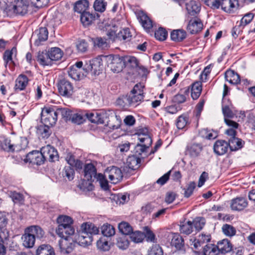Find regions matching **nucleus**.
Instances as JSON below:
<instances>
[{
    "mask_svg": "<svg viewBox=\"0 0 255 255\" xmlns=\"http://www.w3.org/2000/svg\"><path fill=\"white\" fill-rule=\"evenodd\" d=\"M99 232V227L95 224H81L80 227L77 228L74 239L80 246L87 247L91 245L93 236Z\"/></svg>",
    "mask_w": 255,
    "mask_h": 255,
    "instance_id": "f257e3e1",
    "label": "nucleus"
},
{
    "mask_svg": "<svg viewBox=\"0 0 255 255\" xmlns=\"http://www.w3.org/2000/svg\"><path fill=\"white\" fill-rule=\"evenodd\" d=\"M56 232L60 237L64 239L59 241L61 251L63 252L68 253L70 248L66 246L67 245V238L74 234L75 228L72 224H59L56 230Z\"/></svg>",
    "mask_w": 255,
    "mask_h": 255,
    "instance_id": "f03ea898",
    "label": "nucleus"
},
{
    "mask_svg": "<svg viewBox=\"0 0 255 255\" xmlns=\"http://www.w3.org/2000/svg\"><path fill=\"white\" fill-rule=\"evenodd\" d=\"M143 87L141 84H136L128 96H123L122 101L124 106L136 107L143 99Z\"/></svg>",
    "mask_w": 255,
    "mask_h": 255,
    "instance_id": "7ed1b4c3",
    "label": "nucleus"
},
{
    "mask_svg": "<svg viewBox=\"0 0 255 255\" xmlns=\"http://www.w3.org/2000/svg\"><path fill=\"white\" fill-rule=\"evenodd\" d=\"M97 170L92 163L85 165L84 167V176L86 179L83 180L79 185L80 188L83 190L92 191L94 188L92 182L96 178Z\"/></svg>",
    "mask_w": 255,
    "mask_h": 255,
    "instance_id": "20e7f679",
    "label": "nucleus"
},
{
    "mask_svg": "<svg viewBox=\"0 0 255 255\" xmlns=\"http://www.w3.org/2000/svg\"><path fill=\"white\" fill-rule=\"evenodd\" d=\"M58 114L56 106L45 107L41 112V121L45 125L53 127L57 120Z\"/></svg>",
    "mask_w": 255,
    "mask_h": 255,
    "instance_id": "39448f33",
    "label": "nucleus"
},
{
    "mask_svg": "<svg viewBox=\"0 0 255 255\" xmlns=\"http://www.w3.org/2000/svg\"><path fill=\"white\" fill-rule=\"evenodd\" d=\"M108 66L114 73L121 72L126 67L125 57H121L119 55H110L106 56Z\"/></svg>",
    "mask_w": 255,
    "mask_h": 255,
    "instance_id": "423d86ee",
    "label": "nucleus"
},
{
    "mask_svg": "<svg viewBox=\"0 0 255 255\" xmlns=\"http://www.w3.org/2000/svg\"><path fill=\"white\" fill-rule=\"evenodd\" d=\"M88 73L89 71L93 75H99L102 71L103 68V61L100 57H97L90 60L86 64Z\"/></svg>",
    "mask_w": 255,
    "mask_h": 255,
    "instance_id": "0eeeda50",
    "label": "nucleus"
},
{
    "mask_svg": "<svg viewBox=\"0 0 255 255\" xmlns=\"http://www.w3.org/2000/svg\"><path fill=\"white\" fill-rule=\"evenodd\" d=\"M105 174L113 184H117L120 182L123 178V174L121 169L114 166L108 167L105 171Z\"/></svg>",
    "mask_w": 255,
    "mask_h": 255,
    "instance_id": "6e6552de",
    "label": "nucleus"
},
{
    "mask_svg": "<svg viewBox=\"0 0 255 255\" xmlns=\"http://www.w3.org/2000/svg\"><path fill=\"white\" fill-rule=\"evenodd\" d=\"M24 161L32 164L40 165L44 163L45 160L41 151L33 150L26 155Z\"/></svg>",
    "mask_w": 255,
    "mask_h": 255,
    "instance_id": "1a4fd4ad",
    "label": "nucleus"
},
{
    "mask_svg": "<svg viewBox=\"0 0 255 255\" xmlns=\"http://www.w3.org/2000/svg\"><path fill=\"white\" fill-rule=\"evenodd\" d=\"M59 93L62 96L69 97L72 95L73 86L71 83L65 79L60 81L58 85Z\"/></svg>",
    "mask_w": 255,
    "mask_h": 255,
    "instance_id": "9d476101",
    "label": "nucleus"
},
{
    "mask_svg": "<svg viewBox=\"0 0 255 255\" xmlns=\"http://www.w3.org/2000/svg\"><path fill=\"white\" fill-rule=\"evenodd\" d=\"M135 14L137 19L144 29L149 30L152 27V21L143 11H136Z\"/></svg>",
    "mask_w": 255,
    "mask_h": 255,
    "instance_id": "9b49d317",
    "label": "nucleus"
},
{
    "mask_svg": "<svg viewBox=\"0 0 255 255\" xmlns=\"http://www.w3.org/2000/svg\"><path fill=\"white\" fill-rule=\"evenodd\" d=\"M40 151L45 160L48 159L50 161H54L58 155L57 150L50 145L42 147Z\"/></svg>",
    "mask_w": 255,
    "mask_h": 255,
    "instance_id": "f8f14e48",
    "label": "nucleus"
},
{
    "mask_svg": "<svg viewBox=\"0 0 255 255\" xmlns=\"http://www.w3.org/2000/svg\"><path fill=\"white\" fill-rule=\"evenodd\" d=\"M238 0H221V8L227 13H233L238 8Z\"/></svg>",
    "mask_w": 255,
    "mask_h": 255,
    "instance_id": "ddd939ff",
    "label": "nucleus"
},
{
    "mask_svg": "<svg viewBox=\"0 0 255 255\" xmlns=\"http://www.w3.org/2000/svg\"><path fill=\"white\" fill-rule=\"evenodd\" d=\"M113 113L111 111H106L104 110L99 111L98 124H104L106 123V125L110 128H112L113 129L118 128V126H112L107 121L110 117L113 116Z\"/></svg>",
    "mask_w": 255,
    "mask_h": 255,
    "instance_id": "4468645a",
    "label": "nucleus"
},
{
    "mask_svg": "<svg viewBox=\"0 0 255 255\" xmlns=\"http://www.w3.org/2000/svg\"><path fill=\"white\" fill-rule=\"evenodd\" d=\"M0 146L1 149L8 152L17 151L21 149L19 146L11 143L10 140L8 138H2L0 140Z\"/></svg>",
    "mask_w": 255,
    "mask_h": 255,
    "instance_id": "2eb2a0df",
    "label": "nucleus"
},
{
    "mask_svg": "<svg viewBox=\"0 0 255 255\" xmlns=\"http://www.w3.org/2000/svg\"><path fill=\"white\" fill-rule=\"evenodd\" d=\"M248 206L246 199L243 197H237L231 200L230 207L232 210L242 211Z\"/></svg>",
    "mask_w": 255,
    "mask_h": 255,
    "instance_id": "dca6fc26",
    "label": "nucleus"
},
{
    "mask_svg": "<svg viewBox=\"0 0 255 255\" xmlns=\"http://www.w3.org/2000/svg\"><path fill=\"white\" fill-rule=\"evenodd\" d=\"M28 3L26 0H17L13 6L14 12L16 14L24 15L27 12Z\"/></svg>",
    "mask_w": 255,
    "mask_h": 255,
    "instance_id": "f3484780",
    "label": "nucleus"
},
{
    "mask_svg": "<svg viewBox=\"0 0 255 255\" xmlns=\"http://www.w3.org/2000/svg\"><path fill=\"white\" fill-rule=\"evenodd\" d=\"M203 27L201 20L197 18L191 19L187 25V30L191 34H195L200 31Z\"/></svg>",
    "mask_w": 255,
    "mask_h": 255,
    "instance_id": "a211bd4d",
    "label": "nucleus"
},
{
    "mask_svg": "<svg viewBox=\"0 0 255 255\" xmlns=\"http://www.w3.org/2000/svg\"><path fill=\"white\" fill-rule=\"evenodd\" d=\"M36 60L43 67L51 66L53 64L47 52L39 51L36 56Z\"/></svg>",
    "mask_w": 255,
    "mask_h": 255,
    "instance_id": "6ab92c4d",
    "label": "nucleus"
},
{
    "mask_svg": "<svg viewBox=\"0 0 255 255\" xmlns=\"http://www.w3.org/2000/svg\"><path fill=\"white\" fill-rule=\"evenodd\" d=\"M228 142L223 140H219L215 142L214 145V151L218 155L224 154L229 148Z\"/></svg>",
    "mask_w": 255,
    "mask_h": 255,
    "instance_id": "aec40b11",
    "label": "nucleus"
},
{
    "mask_svg": "<svg viewBox=\"0 0 255 255\" xmlns=\"http://www.w3.org/2000/svg\"><path fill=\"white\" fill-rule=\"evenodd\" d=\"M202 150V146L199 143H190L186 147V154H189L191 157L195 158L200 155Z\"/></svg>",
    "mask_w": 255,
    "mask_h": 255,
    "instance_id": "412c9836",
    "label": "nucleus"
},
{
    "mask_svg": "<svg viewBox=\"0 0 255 255\" xmlns=\"http://www.w3.org/2000/svg\"><path fill=\"white\" fill-rule=\"evenodd\" d=\"M35 33L37 35V39L34 42L35 45H40L41 42L45 41L48 38V31L45 27L39 28L35 31Z\"/></svg>",
    "mask_w": 255,
    "mask_h": 255,
    "instance_id": "4be33fe9",
    "label": "nucleus"
},
{
    "mask_svg": "<svg viewBox=\"0 0 255 255\" xmlns=\"http://www.w3.org/2000/svg\"><path fill=\"white\" fill-rule=\"evenodd\" d=\"M211 240V236L209 234L206 235L202 234L199 235L197 238L194 239L192 241V245L195 249H198L199 247L204 244L209 242Z\"/></svg>",
    "mask_w": 255,
    "mask_h": 255,
    "instance_id": "5701e85b",
    "label": "nucleus"
},
{
    "mask_svg": "<svg viewBox=\"0 0 255 255\" xmlns=\"http://www.w3.org/2000/svg\"><path fill=\"white\" fill-rule=\"evenodd\" d=\"M87 74V68L86 70H80L70 67L68 71L69 76L76 81L83 79Z\"/></svg>",
    "mask_w": 255,
    "mask_h": 255,
    "instance_id": "b1692460",
    "label": "nucleus"
},
{
    "mask_svg": "<svg viewBox=\"0 0 255 255\" xmlns=\"http://www.w3.org/2000/svg\"><path fill=\"white\" fill-rule=\"evenodd\" d=\"M217 246L219 253L222 254L230 252L233 249L232 245L227 239H223L217 243Z\"/></svg>",
    "mask_w": 255,
    "mask_h": 255,
    "instance_id": "393cba45",
    "label": "nucleus"
},
{
    "mask_svg": "<svg viewBox=\"0 0 255 255\" xmlns=\"http://www.w3.org/2000/svg\"><path fill=\"white\" fill-rule=\"evenodd\" d=\"M186 8L188 13L191 16H196L201 9L199 3L195 0H190L186 2Z\"/></svg>",
    "mask_w": 255,
    "mask_h": 255,
    "instance_id": "a878e982",
    "label": "nucleus"
},
{
    "mask_svg": "<svg viewBox=\"0 0 255 255\" xmlns=\"http://www.w3.org/2000/svg\"><path fill=\"white\" fill-rule=\"evenodd\" d=\"M171 245L178 251H185L184 240L178 234H174L173 235L171 241Z\"/></svg>",
    "mask_w": 255,
    "mask_h": 255,
    "instance_id": "bb28decb",
    "label": "nucleus"
},
{
    "mask_svg": "<svg viewBox=\"0 0 255 255\" xmlns=\"http://www.w3.org/2000/svg\"><path fill=\"white\" fill-rule=\"evenodd\" d=\"M22 241V245L24 247L27 248H31L33 247L35 242V238L29 233L27 231V229L25 230L24 234L21 237Z\"/></svg>",
    "mask_w": 255,
    "mask_h": 255,
    "instance_id": "cd10ccee",
    "label": "nucleus"
},
{
    "mask_svg": "<svg viewBox=\"0 0 255 255\" xmlns=\"http://www.w3.org/2000/svg\"><path fill=\"white\" fill-rule=\"evenodd\" d=\"M191 96L193 100H197L200 97L202 90V84L200 81H196L190 86Z\"/></svg>",
    "mask_w": 255,
    "mask_h": 255,
    "instance_id": "c85d7f7f",
    "label": "nucleus"
},
{
    "mask_svg": "<svg viewBox=\"0 0 255 255\" xmlns=\"http://www.w3.org/2000/svg\"><path fill=\"white\" fill-rule=\"evenodd\" d=\"M226 81L233 85H237L240 83L239 75L233 70H227L225 74Z\"/></svg>",
    "mask_w": 255,
    "mask_h": 255,
    "instance_id": "c756f323",
    "label": "nucleus"
},
{
    "mask_svg": "<svg viewBox=\"0 0 255 255\" xmlns=\"http://www.w3.org/2000/svg\"><path fill=\"white\" fill-rule=\"evenodd\" d=\"M28 81L26 76L23 74L19 75L15 80L14 86L15 90L19 91L24 90L28 85Z\"/></svg>",
    "mask_w": 255,
    "mask_h": 255,
    "instance_id": "7c9ffc66",
    "label": "nucleus"
},
{
    "mask_svg": "<svg viewBox=\"0 0 255 255\" xmlns=\"http://www.w3.org/2000/svg\"><path fill=\"white\" fill-rule=\"evenodd\" d=\"M141 159L136 155L128 156L127 159V164L129 168L135 170L140 166Z\"/></svg>",
    "mask_w": 255,
    "mask_h": 255,
    "instance_id": "2f4dec72",
    "label": "nucleus"
},
{
    "mask_svg": "<svg viewBox=\"0 0 255 255\" xmlns=\"http://www.w3.org/2000/svg\"><path fill=\"white\" fill-rule=\"evenodd\" d=\"M65 160L71 167L74 166L78 169H81L83 168L82 162L79 159H76L75 156L70 152L67 154Z\"/></svg>",
    "mask_w": 255,
    "mask_h": 255,
    "instance_id": "473e14b6",
    "label": "nucleus"
},
{
    "mask_svg": "<svg viewBox=\"0 0 255 255\" xmlns=\"http://www.w3.org/2000/svg\"><path fill=\"white\" fill-rule=\"evenodd\" d=\"M89 7V2L87 0H79L74 4V10L75 12L82 14L86 12Z\"/></svg>",
    "mask_w": 255,
    "mask_h": 255,
    "instance_id": "72a5a7b5",
    "label": "nucleus"
},
{
    "mask_svg": "<svg viewBox=\"0 0 255 255\" xmlns=\"http://www.w3.org/2000/svg\"><path fill=\"white\" fill-rule=\"evenodd\" d=\"M36 255H55V253L50 246L42 245L37 249Z\"/></svg>",
    "mask_w": 255,
    "mask_h": 255,
    "instance_id": "f704fd0d",
    "label": "nucleus"
},
{
    "mask_svg": "<svg viewBox=\"0 0 255 255\" xmlns=\"http://www.w3.org/2000/svg\"><path fill=\"white\" fill-rule=\"evenodd\" d=\"M27 231L32 234L35 238H41L44 235V231L37 225L31 226L26 228Z\"/></svg>",
    "mask_w": 255,
    "mask_h": 255,
    "instance_id": "c9c22d12",
    "label": "nucleus"
},
{
    "mask_svg": "<svg viewBox=\"0 0 255 255\" xmlns=\"http://www.w3.org/2000/svg\"><path fill=\"white\" fill-rule=\"evenodd\" d=\"M52 62L60 59L63 55L61 50L58 47H52L47 52Z\"/></svg>",
    "mask_w": 255,
    "mask_h": 255,
    "instance_id": "e433bc0d",
    "label": "nucleus"
},
{
    "mask_svg": "<svg viewBox=\"0 0 255 255\" xmlns=\"http://www.w3.org/2000/svg\"><path fill=\"white\" fill-rule=\"evenodd\" d=\"M242 140L236 137L233 136L229 139L228 144L231 150L236 151L242 147Z\"/></svg>",
    "mask_w": 255,
    "mask_h": 255,
    "instance_id": "4c0bfd02",
    "label": "nucleus"
},
{
    "mask_svg": "<svg viewBox=\"0 0 255 255\" xmlns=\"http://www.w3.org/2000/svg\"><path fill=\"white\" fill-rule=\"evenodd\" d=\"M203 253L204 255H218L219 254L218 247L213 244H209L205 246Z\"/></svg>",
    "mask_w": 255,
    "mask_h": 255,
    "instance_id": "58836bf2",
    "label": "nucleus"
},
{
    "mask_svg": "<svg viewBox=\"0 0 255 255\" xmlns=\"http://www.w3.org/2000/svg\"><path fill=\"white\" fill-rule=\"evenodd\" d=\"M131 37V35L129 29L128 28H126L118 32L116 36V39L120 41L127 42L130 40Z\"/></svg>",
    "mask_w": 255,
    "mask_h": 255,
    "instance_id": "ea45409f",
    "label": "nucleus"
},
{
    "mask_svg": "<svg viewBox=\"0 0 255 255\" xmlns=\"http://www.w3.org/2000/svg\"><path fill=\"white\" fill-rule=\"evenodd\" d=\"M186 32L182 30H174L171 32L170 37L172 40L179 42L185 38Z\"/></svg>",
    "mask_w": 255,
    "mask_h": 255,
    "instance_id": "a19ab883",
    "label": "nucleus"
},
{
    "mask_svg": "<svg viewBox=\"0 0 255 255\" xmlns=\"http://www.w3.org/2000/svg\"><path fill=\"white\" fill-rule=\"evenodd\" d=\"M95 16L89 12L81 14V21L84 26H89L95 20Z\"/></svg>",
    "mask_w": 255,
    "mask_h": 255,
    "instance_id": "79ce46f5",
    "label": "nucleus"
},
{
    "mask_svg": "<svg viewBox=\"0 0 255 255\" xmlns=\"http://www.w3.org/2000/svg\"><path fill=\"white\" fill-rule=\"evenodd\" d=\"M102 234L106 237H110L115 234V228L111 224H104L101 227Z\"/></svg>",
    "mask_w": 255,
    "mask_h": 255,
    "instance_id": "37998d69",
    "label": "nucleus"
},
{
    "mask_svg": "<svg viewBox=\"0 0 255 255\" xmlns=\"http://www.w3.org/2000/svg\"><path fill=\"white\" fill-rule=\"evenodd\" d=\"M107 177H108V176L106 175L105 172L104 174L102 173L98 174V175L96 176V178H95L96 181L99 182L101 188L105 190H107L109 189L108 181L107 180Z\"/></svg>",
    "mask_w": 255,
    "mask_h": 255,
    "instance_id": "c03bdc74",
    "label": "nucleus"
},
{
    "mask_svg": "<svg viewBox=\"0 0 255 255\" xmlns=\"http://www.w3.org/2000/svg\"><path fill=\"white\" fill-rule=\"evenodd\" d=\"M188 124H189V118L186 114H182L179 116L176 120V126L178 129H183Z\"/></svg>",
    "mask_w": 255,
    "mask_h": 255,
    "instance_id": "a18cd8bd",
    "label": "nucleus"
},
{
    "mask_svg": "<svg viewBox=\"0 0 255 255\" xmlns=\"http://www.w3.org/2000/svg\"><path fill=\"white\" fill-rule=\"evenodd\" d=\"M51 126L48 125L39 126L37 128V133L40 134L42 137L47 138L51 134V131L50 129Z\"/></svg>",
    "mask_w": 255,
    "mask_h": 255,
    "instance_id": "49530a36",
    "label": "nucleus"
},
{
    "mask_svg": "<svg viewBox=\"0 0 255 255\" xmlns=\"http://www.w3.org/2000/svg\"><path fill=\"white\" fill-rule=\"evenodd\" d=\"M62 176L69 181L72 180L75 176V171L73 168L70 165L65 166L62 170Z\"/></svg>",
    "mask_w": 255,
    "mask_h": 255,
    "instance_id": "de8ad7c7",
    "label": "nucleus"
},
{
    "mask_svg": "<svg viewBox=\"0 0 255 255\" xmlns=\"http://www.w3.org/2000/svg\"><path fill=\"white\" fill-rule=\"evenodd\" d=\"M222 230L224 235L228 237H232L236 234L235 228L230 224H224Z\"/></svg>",
    "mask_w": 255,
    "mask_h": 255,
    "instance_id": "09e8293b",
    "label": "nucleus"
},
{
    "mask_svg": "<svg viewBox=\"0 0 255 255\" xmlns=\"http://www.w3.org/2000/svg\"><path fill=\"white\" fill-rule=\"evenodd\" d=\"M131 240L135 243H141L145 238L144 233L140 231L133 232L130 234Z\"/></svg>",
    "mask_w": 255,
    "mask_h": 255,
    "instance_id": "8fccbe9b",
    "label": "nucleus"
},
{
    "mask_svg": "<svg viewBox=\"0 0 255 255\" xmlns=\"http://www.w3.org/2000/svg\"><path fill=\"white\" fill-rule=\"evenodd\" d=\"M97 247L101 251H108L110 249L109 242L105 239L101 238L97 242Z\"/></svg>",
    "mask_w": 255,
    "mask_h": 255,
    "instance_id": "3c124183",
    "label": "nucleus"
},
{
    "mask_svg": "<svg viewBox=\"0 0 255 255\" xmlns=\"http://www.w3.org/2000/svg\"><path fill=\"white\" fill-rule=\"evenodd\" d=\"M56 110L58 115L61 114L63 118L66 120H70L73 112L67 108H59L56 107Z\"/></svg>",
    "mask_w": 255,
    "mask_h": 255,
    "instance_id": "603ef678",
    "label": "nucleus"
},
{
    "mask_svg": "<svg viewBox=\"0 0 255 255\" xmlns=\"http://www.w3.org/2000/svg\"><path fill=\"white\" fill-rule=\"evenodd\" d=\"M16 52V48L13 47L10 50H6L3 55V59L4 62L5 66L6 67L9 62H12V56L14 52Z\"/></svg>",
    "mask_w": 255,
    "mask_h": 255,
    "instance_id": "864d4df0",
    "label": "nucleus"
},
{
    "mask_svg": "<svg viewBox=\"0 0 255 255\" xmlns=\"http://www.w3.org/2000/svg\"><path fill=\"white\" fill-rule=\"evenodd\" d=\"M254 17L253 13L249 12L244 15V16L241 19L239 24L240 26L244 28L246 25L249 24L253 20Z\"/></svg>",
    "mask_w": 255,
    "mask_h": 255,
    "instance_id": "5fc2aeb1",
    "label": "nucleus"
},
{
    "mask_svg": "<svg viewBox=\"0 0 255 255\" xmlns=\"http://www.w3.org/2000/svg\"><path fill=\"white\" fill-rule=\"evenodd\" d=\"M94 46L100 49H103L107 47L106 39L101 37H97L93 39Z\"/></svg>",
    "mask_w": 255,
    "mask_h": 255,
    "instance_id": "6e6d98bb",
    "label": "nucleus"
},
{
    "mask_svg": "<svg viewBox=\"0 0 255 255\" xmlns=\"http://www.w3.org/2000/svg\"><path fill=\"white\" fill-rule=\"evenodd\" d=\"M154 36L156 39L160 41H163L167 38V32L164 28L159 27L155 31Z\"/></svg>",
    "mask_w": 255,
    "mask_h": 255,
    "instance_id": "4d7b16f0",
    "label": "nucleus"
},
{
    "mask_svg": "<svg viewBox=\"0 0 255 255\" xmlns=\"http://www.w3.org/2000/svg\"><path fill=\"white\" fill-rule=\"evenodd\" d=\"M119 231L123 235H130L133 228L130 224H118Z\"/></svg>",
    "mask_w": 255,
    "mask_h": 255,
    "instance_id": "13d9d810",
    "label": "nucleus"
},
{
    "mask_svg": "<svg viewBox=\"0 0 255 255\" xmlns=\"http://www.w3.org/2000/svg\"><path fill=\"white\" fill-rule=\"evenodd\" d=\"M117 247L122 250L128 249L129 246V242L126 237L119 238L117 242Z\"/></svg>",
    "mask_w": 255,
    "mask_h": 255,
    "instance_id": "bf43d9fd",
    "label": "nucleus"
},
{
    "mask_svg": "<svg viewBox=\"0 0 255 255\" xmlns=\"http://www.w3.org/2000/svg\"><path fill=\"white\" fill-rule=\"evenodd\" d=\"M126 66L129 64L132 68H137L139 65L138 60L133 56H125Z\"/></svg>",
    "mask_w": 255,
    "mask_h": 255,
    "instance_id": "052dcab7",
    "label": "nucleus"
},
{
    "mask_svg": "<svg viewBox=\"0 0 255 255\" xmlns=\"http://www.w3.org/2000/svg\"><path fill=\"white\" fill-rule=\"evenodd\" d=\"M204 3L212 9H219L221 6V0H202Z\"/></svg>",
    "mask_w": 255,
    "mask_h": 255,
    "instance_id": "680f3d73",
    "label": "nucleus"
},
{
    "mask_svg": "<svg viewBox=\"0 0 255 255\" xmlns=\"http://www.w3.org/2000/svg\"><path fill=\"white\" fill-rule=\"evenodd\" d=\"M85 119L84 117L81 114L73 113L70 121H71L73 123L80 125L82 124L85 121Z\"/></svg>",
    "mask_w": 255,
    "mask_h": 255,
    "instance_id": "e2e57ef3",
    "label": "nucleus"
},
{
    "mask_svg": "<svg viewBox=\"0 0 255 255\" xmlns=\"http://www.w3.org/2000/svg\"><path fill=\"white\" fill-rule=\"evenodd\" d=\"M148 255H163V251L159 245H154L148 250Z\"/></svg>",
    "mask_w": 255,
    "mask_h": 255,
    "instance_id": "0e129e2a",
    "label": "nucleus"
},
{
    "mask_svg": "<svg viewBox=\"0 0 255 255\" xmlns=\"http://www.w3.org/2000/svg\"><path fill=\"white\" fill-rule=\"evenodd\" d=\"M106 3L104 0H96L94 3V7L96 11L103 12L106 9Z\"/></svg>",
    "mask_w": 255,
    "mask_h": 255,
    "instance_id": "69168bd1",
    "label": "nucleus"
},
{
    "mask_svg": "<svg viewBox=\"0 0 255 255\" xmlns=\"http://www.w3.org/2000/svg\"><path fill=\"white\" fill-rule=\"evenodd\" d=\"M180 231L182 234L189 235L193 231V224H180Z\"/></svg>",
    "mask_w": 255,
    "mask_h": 255,
    "instance_id": "338daca9",
    "label": "nucleus"
},
{
    "mask_svg": "<svg viewBox=\"0 0 255 255\" xmlns=\"http://www.w3.org/2000/svg\"><path fill=\"white\" fill-rule=\"evenodd\" d=\"M196 187V183L194 182H191L189 183L186 188H184V195L186 198L189 197L193 193Z\"/></svg>",
    "mask_w": 255,
    "mask_h": 255,
    "instance_id": "774afa93",
    "label": "nucleus"
}]
</instances>
